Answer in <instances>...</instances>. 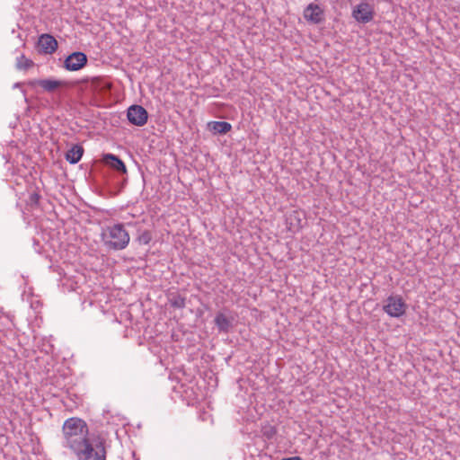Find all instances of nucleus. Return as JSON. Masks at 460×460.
I'll return each mask as SVG.
<instances>
[{"instance_id":"nucleus-1","label":"nucleus","mask_w":460,"mask_h":460,"mask_svg":"<svg viewBox=\"0 0 460 460\" xmlns=\"http://www.w3.org/2000/svg\"><path fill=\"white\" fill-rule=\"evenodd\" d=\"M62 434L63 447L70 449L73 453L81 448V446L92 436L86 422L76 417L65 420L62 426Z\"/></svg>"},{"instance_id":"nucleus-2","label":"nucleus","mask_w":460,"mask_h":460,"mask_svg":"<svg viewBox=\"0 0 460 460\" xmlns=\"http://www.w3.org/2000/svg\"><path fill=\"white\" fill-rule=\"evenodd\" d=\"M106 447L105 437L93 432L90 438L74 454L78 460H106Z\"/></svg>"},{"instance_id":"nucleus-3","label":"nucleus","mask_w":460,"mask_h":460,"mask_svg":"<svg viewBox=\"0 0 460 460\" xmlns=\"http://www.w3.org/2000/svg\"><path fill=\"white\" fill-rule=\"evenodd\" d=\"M102 240L108 250L120 251L128 245L130 236L124 225L119 223L103 229Z\"/></svg>"},{"instance_id":"nucleus-4","label":"nucleus","mask_w":460,"mask_h":460,"mask_svg":"<svg viewBox=\"0 0 460 460\" xmlns=\"http://www.w3.org/2000/svg\"><path fill=\"white\" fill-rule=\"evenodd\" d=\"M383 309L391 317L398 318L404 314L406 305L402 297L391 296L385 300Z\"/></svg>"},{"instance_id":"nucleus-5","label":"nucleus","mask_w":460,"mask_h":460,"mask_svg":"<svg viewBox=\"0 0 460 460\" xmlns=\"http://www.w3.org/2000/svg\"><path fill=\"white\" fill-rule=\"evenodd\" d=\"M375 11L367 2H361L353 8L352 17L360 23H367L374 18Z\"/></svg>"},{"instance_id":"nucleus-6","label":"nucleus","mask_w":460,"mask_h":460,"mask_svg":"<svg viewBox=\"0 0 460 460\" xmlns=\"http://www.w3.org/2000/svg\"><path fill=\"white\" fill-rule=\"evenodd\" d=\"M26 84L31 88L40 86L47 93H54L58 88L68 85L67 82L66 81L56 80L52 78L30 80L26 83Z\"/></svg>"},{"instance_id":"nucleus-7","label":"nucleus","mask_w":460,"mask_h":460,"mask_svg":"<svg viewBox=\"0 0 460 460\" xmlns=\"http://www.w3.org/2000/svg\"><path fill=\"white\" fill-rule=\"evenodd\" d=\"M127 117L131 124L141 127L147 122L148 112L144 107L135 104L128 109Z\"/></svg>"},{"instance_id":"nucleus-8","label":"nucleus","mask_w":460,"mask_h":460,"mask_svg":"<svg viewBox=\"0 0 460 460\" xmlns=\"http://www.w3.org/2000/svg\"><path fill=\"white\" fill-rule=\"evenodd\" d=\"M303 14L304 18L312 24H320L325 19L323 9L318 4L314 3L309 4L304 9Z\"/></svg>"},{"instance_id":"nucleus-9","label":"nucleus","mask_w":460,"mask_h":460,"mask_svg":"<svg viewBox=\"0 0 460 460\" xmlns=\"http://www.w3.org/2000/svg\"><path fill=\"white\" fill-rule=\"evenodd\" d=\"M87 64V56L83 52H73L64 61V67L68 71H77Z\"/></svg>"},{"instance_id":"nucleus-10","label":"nucleus","mask_w":460,"mask_h":460,"mask_svg":"<svg viewBox=\"0 0 460 460\" xmlns=\"http://www.w3.org/2000/svg\"><path fill=\"white\" fill-rule=\"evenodd\" d=\"M103 163L110 168L118 172L120 174L127 173V168L124 162L113 154H104L102 156Z\"/></svg>"},{"instance_id":"nucleus-11","label":"nucleus","mask_w":460,"mask_h":460,"mask_svg":"<svg viewBox=\"0 0 460 460\" xmlns=\"http://www.w3.org/2000/svg\"><path fill=\"white\" fill-rule=\"evenodd\" d=\"M38 45L45 54H52L58 49V41L50 34H42L39 38Z\"/></svg>"},{"instance_id":"nucleus-12","label":"nucleus","mask_w":460,"mask_h":460,"mask_svg":"<svg viewBox=\"0 0 460 460\" xmlns=\"http://www.w3.org/2000/svg\"><path fill=\"white\" fill-rule=\"evenodd\" d=\"M84 155V148L80 145H74L66 154V159L72 164H77Z\"/></svg>"},{"instance_id":"nucleus-13","label":"nucleus","mask_w":460,"mask_h":460,"mask_svg":"<svg viewBox=\"0 0 460 460\" xmlns=\"http://www.w3.org/2000/svg\"><path fill=\"white\" fill-rule=\"evenodd\" d=\"M215 324L219 332H228L232 327V318L226 316L224 313H218L215 317Z\"/></svg>"},{"instance_id":"nucleus-14","label":"nucleus","mask_w":460,"mask_h":460,"mask_svg":"<svg viewBox=\"0 0 460 460\" xmlns=\"http://www.w3.org/2000/svg\"><path fill=\"white\" fill-rule=\"evenodd\" d=\"M210 126L211 129L218 134H226L232 128L231 124L226 121H213L210 123Z\"/></svg>"},{"instance_id":"nucleus-15","label":"nucleus","mask_w":460,"mask_h":460,"mask_svg":"<svg viewBox=\"0 0 460 460\" xmlns=\"http://www.w3.org/2000/svg\"><path fill=\"white\" fill-rule=\"evenodd\" d=\"M34 66V62L27 58L24 55H21L16 58V64L15 66L18 70H28Z\"/></svg>"},{"instance_id":"nucleus-16","label":"nucleus","mask_w":460,"mask_h":460,"mask_svg":"<svg viewBox=\"0 0 460 460\" xmlns=\"http://www.w3.org/2000/svg\"><path fill=\"white\" fill-rule=\"evenodd\" d=\"M185 301L186 297L182 296L181 295L172 294L169 297V302L174 308L181 309L185 307Z\"/></svg>"},{"instance_id":"nucleus-17","label":"nucleus","mask_w":460,"mask_h":460,"mask_svg":"<svg viewBox=\"0 0 460 460\" xmlns=\"http://www.w3.org/2000/svg\"><path fill=\"white\" fill-rule=\"evenodd\" d=\"M288 220L289 221V224L291 227L294 228H300L301 227V218H300V213L298 211H293L289 214Z\"/></svg>"},{"instance_id":"nucleus-18","label":"nucleus","mask_w":460,"mask_h":460,"mask_svg":"<svg viewBox=\"0 0 460 460\" xmlns=\"http://www.w3.org/2000/svg\"><path fill=\"white\" fill-rule=\"evenodd\" d=\"M152 240V233L149 230H144L139 233L137 241L139 244H148Z\"/></svg>"},{"instance_id":"nucleus-19","label":"nucleus","mask_w":460,"mask_h":460,"mask_svg":"<svg viewBox=\"0 0 460 460\" xmlns=\"http://www.w3.org/2000/svg\"><path fill=\"white\" fill-rule=\"evenodd\" d=\"M40 199V195L38 192H33V193L30 194L27 203L31 208L38 207Z\"/></svg>"},{"instance_id":"nucleus-20","label":"nucleus","mask_w":460,"mask_h":460,"mask_svg":"<svg viewBox=\"0 0 460 460\" xmlns=\"http://www.w3.org/2000/svg\"><path fill=\"white\" fill-rule=\"evenodd\" d=\"M22 84H22V83H16V84H14V87H19V86H21Z\"/></svg>"},{"instance_id":"nucleus-21","label":"nucleus","mask_w":460,"mask_h":460,"mask_svg":"<svg viewBox=\"0 0 460 460\" xmlns=\"http://www.w3.org/2000/svg\"><path fill=\"white\" fill-rule=\"evenodd\" d=\"M93 301L92 299H90L89 305H93Z\"/></svg>"},{"instance_id":"nucleus-22","label":"nucleus","mask_w":460,"mask_h":460,"mask_svg":"<svg viewBox=\"0 0 460 460\" xmlns=\"http://www.w3.org/2000/svg\"><path fill=\"white\" fill-rule=\"evenodd\" d=\"M25 296H26V292L24 291L22 294V297L24 298Z\"/></svg>"},{"instance_id":"nucleus-23","label":"nucleus","mask_w":460,"mask_h":460,"mask_svg":"<svg viewBox=\"0 0 460 460\" xmlns=\"http://www.w3.org/2000/svg\"><path fill=\"white\" fill-rule=\"evenodd\" d=\"M366 286H367V284H362L361 288H365Z\"/></svg>"},{"instance_id":"nucleus-24","label":"nucleus","mask_w":460,"mask_h":460,"mask_svg":"<svg viewBox=\"0 0 460 460\" xmlns=\"http://www.w3.org/2000/svg\"><path fill=\"white\" fill-rule=\"evenodd\" d=\"M31 288H29V294H28V296H30V295H31Z\"/></svg>"}]
</instances>
